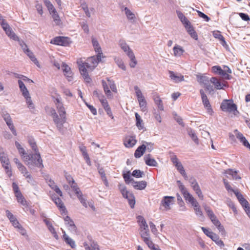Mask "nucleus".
<instances>
[{
    "instance_id": "obj_1",
    "label": "nucleus",
    "mask_w": 250,
    "mask_h": 250,
    "mask_svg": "<svg viewBox=\"0 0 250 250\" xmlns=\"http://www.w3.org/2000/svg\"><path fill=\"white\" fill-rule=\"evenodd\" d=\"M101 61V58L99 59L98 56H96V57L92 56L88 58L86 62H83L81 59L77 61L80 73L87 83H89L91 81L87 69L93 70Z\"/></svg>"
},
{
    "instance_id": "obj_2",
    "label": "nucleus",
    "mask_w": 250,
    "mask_h": 250,
    "mask_svg": "<svg viewBox=\"0 0 250 250\" xmlns=\"http://www.w3.org/2000/svg\"><path fill=\"white\" fill-rule=\"evenodd\" d=\"M57 111L59 114L60 117L56 112L55 109L50 108L51 115L53 118V121L56 125L59 131L62 132L63 129V124L66 121V113L65 109L63 104H60L56 106Z\"/></svg>"
},
{
    "instance_id": "obj_3",
    "label": "nucleus",
    "mask_w": 250,
    "mask_h": 250,
    "mask_svg": "<svg viewBox=\"0 0 250 250\" xmlns=\"http://www.w3.org/2000/svg\"><path fill=\"white\" fill-rule=\"evenodd\" d=\"M24 161L25 164L31 169L34 167H37L41 169L44 167L40 152L25 155Z\"/></svg>"
},
{
    "instance_id": "obj_4",
    "label": "nucleus",
    "mask_w": 250,
    "mask_h": 250,
    "mask_svg": "<svg viewBox=\"0 0 250 250\" xmlns=\"http://www.w3.org/2000/svg\"><path fill=\"white\" fill-rule=\"evenodd\" d=\"M118 187L123 197L127 200L130 208H133L135 204V199L134 195L127 190L126 187L125 186L119 184Z\"/></svg>"
},
{
    "instance_id": "obj_5",
    "label": "nucleus",
    "mask_w": 250,
    "mask_h": 250,
    "mask_svg": "<svg viewBox=\"0 0 250 250\" xmlns=\"http://www.w3.org/2000/svg\"><path fill=\"white\" fill-rule=\"evenodd\" d=\"M222 111L228 112H237V105L231 100H224L220 106Z\"/></svg>"
},
{
    "instance_id": "obj_6",
    "label": "nucleus",
    "mask_w": 250,
    "mask_h": 250,
    "mask_svg": "<svg viewBox=\"0 0 250 250\" xmlns=\"http://www.w3.org/2000/svg\"><path fill=\"white\" fill-rule=\"evenodd\" d=\"M134 90H135L136 95L141 110L144 112L146 111V110L147 103L144 96L138 86L136 85L134 86Z\"/></svg>"
},
{
    "instance_id": "obj_7",
    "label": "nucleus",
    "mask_w": 250,
    "mask_h": 250,
    "mask_svg": "<svg viewBox=\"0 0 250 250\" xmlns=\"http://www.w3.org/2000/svg\"><path fill=\"white\" fill-rule=\"evenodd\" d=\"M174 198L173 196H164L161 202L160 209L165 210H169L171 208L170 205L174 203Z\"/></svg>"
},
{
    "instance_id": "obj_8",
    "label": "nucleus",
    "mask_w": 250,
    "mask_h": 250,
    "mask_svg": "<svg viewBox=\"0 0 250 250\" xmlns=\"http://www.w3.org/2000/svg\"><path fill=\"white\" fill-rule=\"evenodd\" d=\"M70 39L67 37L59 36L53 38L50 42L52 44L67 46L70 43Z\"/></svg>"
},
{
    "instance_id": "obj_9",
    "label": "nucleus",
    "mask_w": 250,
    "mask_h": 250,
    "mask_svg": "<svg viewBox=\"0 0 250 250\" xmlns=\"http://www.w3.org/2000/svg\"><path fill=\"white\" fill-rule=\"evenodd\" d=\"M200 93L201 94L202 101L204 107L207 109L208 112L209 114L211 115L213 112L207 96L205 94L203 89L200 90Z\"/></svg>"
},
{
    "instance_id": "obj_10",
    "label": "nucleus",
    "mask_w": 250,
    "mask_h": 250,
    "mask_svg": "<svg viewBox=\"0 0 250 250\" xmlns=\"http://www.w3.org/2000/svg\"><path fill=\"white\" fill-rule=\"evenodd\" d=\"M2 28L5 31L6 35L11 39L16 41L19 40V37L13 32L8 23H2Z\"/></svg>"
},
{
    "instance_id": "obj_11",
    "label": "nucleus",
    "mask_w": 250,
    "mask_h": 250,
    "mask_svg": "<svg viewBox=\"0 0 250 250\" xmlns=\"http://www.w3.org/2000/svg\"><path fill=\"white\" fill-rule=\"evenodd\" d=\"M65 224L67 227L68 229L73 233L77 231V227L75 226L73 221L68 216H66L64 218Z\"/></svg>"
},
{
    "instance_id": "obj_12",
    "label": "nucleus",
    "mask_w": 250,
    "mask_h": 250,
    "mask_svg": "<svg viewBox=\"0 0 250 250\" xmlns=\"http://www.w3.org/2000/svg\"><path fill=\"white\" fill-rule=\"evenodd\" d=\"M183 196L186 201L191 204L194 208L200 206L197 200L189 192L185 194V195H183Z\"/></svg>"
},
{
    "instance_id": "obj_13",
    "label": "nucleus",
    "mask_w": 250,
    "mask_h": 250,
    "mask_svg": "<svg viewBox=\"0 0 250 250\" xmlns=\"http://www.w3.org/2000/svg\"><path fill=\"white\" fill-rule=\"evenodd\" d=\"M234 132L236 138L240 141V142L245 147L250 150V144L244 135L241 133L238 132L237 130H235Z\"/></svg>"
},
{
    "instance_id": "obj_14",
    "label": "nucleus",
    "mask_w": 250,
    "mask_h": 250,
    "mask_svg": "<svg viewBox=\"0 0 250 250\" xmlns=\"http://www.w3.org/2000/svg\"><path fill=\"white\" fill-rule=\"evenodd\" d=\"M6 215L15 228L20 229L21 225L14 215L8 210H6Z\"/></svg>"
},
{
    "instance_id": "obj_15",
    "label": "nucleus",
    "mask_w": 250,
    "mask_h": 250,
    "mask_svg": "<svg viewBox=\"0 0 250 250\" xmlns=\"http://www.w3.org/2000/svg\"><path fill=\"white\" fill-rule=\"evenodd\" d=\"M52 200L58 208L62 209V211L64 212L66 211V208L63 205V203L61 198L58 197L56 195H52L51 196Z\"/></svg>"
},
{
    "instance_id": "obj_16",
    "label": "nucleus",
    "mask_w": 250,
    "mask_h": 250,
    "mask_svg": "<svg viewBox=\"0 0 250 250\" xmlns=\"http://www.w3.org/2000/svg\"><path fill=\"white\" fill-rule=\"evenodd\" d=\"M136 143L134 136H127L124 140V145L126 147H132Z\"/></svg>"
},
{
    "instance_id": "obj_17",
    "label": "nucleus",
    "mask_w": 250,
    "mask_h": 250,
    "mask_svg": "<svg viewBox=\"0 0 250 250\" xmlns=\"http://www.w3.org/2000/svg\"><path fill=\"white\" fill-rule=\"evenodd\" d=\"M92 43L95 52L97 53V56H98V58L99 59H101V55L103 53L98 41L95 38H92Z\"/></svg>"
},
{
    "instance_id": "obj_18",
    "label": "nucleus",
    "mask_w": 250,
    "mask_h": 250,
    "mask_svg": "<svg viewBox=\"0 0 250 250\" xmlns=\"http://www.w3.org/2000/svg\"><path fill=\"white\" fill-rule=\"evenodd\" d=\"M133 188L138 190L144 189L147 185V183L145 181H141L140 182H137L133 181L132 183Z\"/></svg>"
},
{
    "instance_id": "obj_19",
    "label": "nucleus",
    "mask_w": 250,
    "mask_h": 250,
    "mask_svg": "<svg viewBox=\"0 0 250 250\" xmlns=\"http://www.w3.org/2000/svg\"><path fill=\"white\" fill-rule=\"evenodd\" d=\"M210 82L214 85V88L216 89H223L224 86H226L225 84L221 83L216 77H212L210 79Z\"/></svg>"
},
{
    "instance_id": "obj_20",
    "label": "nucleus",
    "mask_w": 250,
    "mask_h": 250,
    "mask_svg": "<svg viewBox=\"0 0 250 250\" xmlns=\"http://www.w3.org/2000/svg\"><path fill=\"white\" fill-rule=\"evenodd\" d=\"M144 160L146 165L151 167H156L158 165L156 161L153 158H151V155L150 154L146 155L144 157Z\"/></svg>"
},
{
    "instance_id": "obj_21",
    "label": "nucleus",
    "mask_w": 250,
    "mask_h": 250,
    "mask_svg": "<svg viewBox=\"0 0 250 250\" xmlns=\"http://www.w3.org/2000/svg\"><path fill=\"white\" fill-rule=\"evenodd\" d=\"M62 230V232L63 233V238L65 242V243L72 248H75L76 247L75 242V241L70 238L65 233V231L62 229H61Z\"/></svg>"
},
{
    "instance_id": "obj_22",
    "label": "nucleus",
    "mask_w": 250,
    "mask_h": 250,
    "mask_svg": "<svg viewBox=\"0 0 250 250\" xmlns=\"http://www.w3.org/2000/svg\"><path fill=\"white\" fill-rule=\"evenodd\" d=\"M146 149V146L144 144L139 146L135 151V157L136 158H140L144 154Z\"/></svg>"
},
{
    "instance_id": "obj_23",
    "label": "nucleus",
    "mask_w": 250,
    "mask_h": 250,
    "mask_svg": "<svg viewBox=\"0 0 250 250\" xmlns=\"http://www.w3.org/2000/svg\"><path fill=\"white\" fill-rule=\"evenodd\" d=\"M126 53L128 57L130 58L131 62L129 63V65L131 68H134L135 67L137 64V61L135 59V55L132 51V50L130 49Z\"/></svg>"
},
{
    "instance_id": "obj_24",
    "label": "nucleus",
    "mask_w": 250,
    "mask_h": 250,
    "mask_svg": "<svg viewBox=\"0 0 250 250\" xmlns=\"http://www.w3.org/2000/svg\"><path fill=\"white\" fill-rule=\"evenodd\" d=\"M169 77L171 80H173L176 83H179L184 80V78L181 74L177 75L174 72L169 71Z\"/></svg>"
},
{
    "instance_id": "obj_25",
    "label": "nucleus",
    "mask_w": 250,
    "mask_h": 250,
    "mask_svg": "<svg viewBox=\"0 0 250 250\" xmlns=\"http://www.w3.org/2000/svg\"><path fill=\"white\" fill-rule=\"evenodd\" d=\"M48 186L53 189L56 193H57L60 196H62V191L60 190L59 188L55 184L54 181L51 179H50L48 182Z\"/></svg>"
},
{
    "instance_id": "obj_26",
    "label": "nucleus",
    "mask_w": 250,
    "mask_h": 250,
    "mask_svg": "<svg viewBox=\"0 0 250 250\" xmlns=\"http://www.w3.org/2000/svg\"><path fill=\"white\" fill-rule=\"evenodd\" d=\"M176 13L178 18L180 21L184 24V26H189V24L190 23L188 19L185 16V15L180 11H176Z\"/></svg>"
},
{
    "instance_id": "obj_27",
    "label": "nucleus",
    "mask_w": 250,
    "mask_h": 250,
    "mask_svg": "<svg viewBox=\"0 0 250 250\" xmlns=\"http://www.w3.org/2000/svg\"><path fill=\"white\" fill-rule=\"evenodd\" d=\"M174 55L175 57H180L184 53V50L183 48L179 45H175L173 48Z\"/></svg>"
},
{
    "instance_id": "obj_28",
    "label": "nucleus",
    "mask_w": 250,
    "mask_h": 250,
    "mask_svg": "<svg viewBox=\"0 0 250 250\" xmlns=\"http://www.w3.org/2000/svg\"><path fill=\"white\" fill-rule=\"evenodd\" d=\"M138 222L139 223V225L141 229H146L148 230V227L147 224H146V222L145 219L143 218V217L141 216H139L138 217Z\"/></svg>"
},
{
    "instance_id": "obj_29",
    "label": "nucleus",
    "mask_w": 250,
    "mask_h": 250,
    "mask_svg": "<svg viewBox=\"0 0 250 250\" xmlns=\"http://www.w3.org/2000/svg\"><path fill=\"white\" fill-rule=\"evenodd\" d=\"M18 84L22 95L23 96H27V95H29V91L23 82L21 80H18Z\"/></svg>"
},
{
    "instance_id": "obj_30",
    "label": "nucleus",
    "mask_w": 250,
    "mask_h": 250,
    "mask_svg": "<svg viewBox=\"0 0 250 250\" xmlns=\"http://www.w3.org/2000/svg\"><path fill=\"white\" fill-rule=\"evenodd\" d=\"M124 11L127 19L131 22L134 21L135 19V14L126 7L124 8Z\"/></svg>"
},
{
    "instance_id": "obj_31",
    "label": "nucleus",
    "mask_w": 250,
    "mask_h": 250,
    "mask_svg": "<svg viewBox=\"0 0 250 250\" xmlns=\"http://www.w3.org/2000/svg\"><path fill=\"white\" fill-rule=\"evenodd\" d=\"M187 131L188 135L191 138L194 143L197 145L199 144V140L194 130L191 128H189Z\"/></svg>"
},
{
    "instance_id": "obj_32",
    "label": "nucleus",
    "mask_w": 250,
    "mask_h": 250,
    "mask_svg": "<svg viewBox=\"0 0 250 250\" xmlns=\"http://www.w3.org/2000/svg\"><path fill=\"white\" fill-rule=\"evenodd\" d=\"M192 188L199 198L201 200H203L204 196L202 194V192L200 189L199 184L198 183H196L195 185H193Z\"/></svg>"
},
{
    "instance_id": "obj_33",
    "label": "nucleus",
    "mask_w": 250,
    "mask_h": 250,
    "mask_svg": "<svg viewBox=\"0 0 250 250\" xmlns=\"http://www.w3.org/2000/svg\"><path fill=\"white\" fill-rule=\"evenodd\" d=\"M0 161L2 164V166H4V164H7V163L9 162V159L5 154L2 148H0Z\"/></svg>"
},
{
    "instance_id": "obj_34",
    "label": "nucleus",
    "mask_w": 250,
    "mask_h": 250,
    "mask_svg": "<svg viewBox=\"0 0 250 250\" xmlns=\"http://www.w3.org/2000/svg\"><path fill=\"white\" fill-rule=\"evenodd\" d=\"M225 174L231 176L232 178L235 180L240 179L241 177L237 175V171H233L231 169H228L225 170Z\"/></svg>"
},
{
    "instance_id": "obj_35",
    "label": "nucleus",
    "mask_w": 250,
    "mask_h": 250,
    "mask_svg": "<svg viewBox=\"0 0 250 250\" xmlns=\"http://www.w3.org/2000/svg\"><path fill=\"white\" fill-rule=\"evenodd\" d=\"M50 14L51 15L53 21L55 23L56 25H60L62 23L61 20L57 11Z\"/></svg>"
},
{
    "instance_id": "obj_36",
    "label": "nucleus",
    "mask_w": 250,
    "mask_h": 250,
    "mask_svg": "<svg viewBox=\"0 0 250 250\" xmlns=\"http://www.w3.org/2000/svg\"><path fill=\"white\" fill-rule=\"evenodd\" d=\"M211 239L221 248H222L224 246L223 242L221 239H220L219 237L215 233L213 236H211Z\"/></svg>"
},
{
    "instance_id": "obj_37",
    "label": "nucleus",
    "mask_w": 250,
    "mask_h": 250,
    "mask_svg": "<svg viewBox=\"0 0 250 250\" xmlns=\"http://www.w3.org/2000/svg\"><path fill=\"white\" fill-rule=\"evenodd\" d=\"M136 123V125L139 129H142L144 128L143 120L141 119L140 116L137 113L135 114Z\"/></svg>"
},
{
    "instance_id": "obj_38",
    "label": "nucleus",
    "mask_w": 250,
    "mask_h": 250,
    "mask_svg": "<svg viewBox=\"0 0 250 250\" xmlns=\"http://www.w3.org/2000/svg\"><path fill=\"white\" fill-rule=\"evenodd\" d=\"M154 101L155 104L157 105L158 108L160 110H164L163 103L160 97L158 96L154 97Z\"/></svg>"
},
{
    "instance_id": "obj_39",
    "label": "nucleus",
    "mask_w": 250,
    "mask_h": 250,
    "mask_svg": "<svg viewBox=\"0 0 250 250\" xmlns=\"http://www.w3.org/2000/svg\"><path fill=\"white\" fill-rule=\"evenodd\" d=\"M30 59V60L37 66H39V63L37 59H36V57L34 55L33 53L29 49L25 53Z\"/></svg>"
},
{
    "instance_id": "obj_40",
    "label": "nucleus",
    "mask_w": 250,
    "mask_h": 250,
    "mask_svg": "<svg viewBox=\"0 0 250 250\" xmlns=\"http://www.w3.org/2000/svg\"><path fill=\"white\" fill-rule=\"evenodd\" d=\"M175 167L178 171L180 173V174L184 177V179L185 180H188V176L181 163L176 166Z\"/></svg>"
},
{
    "instance_id": "obj_41",
    "label": "nucleus",
    "mask_w": 250,
    "mask_h": 250,
    "mask_svg": "<svg viewBox=\"0 0 250 250\" xmlns=\"http://www.w3.org/2000/svg\"><path fill=\"white\" fill-rule=\"evenodd\" d=\"M62 68L63 72L64 73V75L68 77H70L71 75L70 68L64 63H62Z\"/></svg>"
},
{
    "instance_id": "obj_42",
    "label": "nucleus",
    "mask_w": 250,
    "mask_h": 250,
    "mask_svg": "<svg viewBox=\"0 0 250 250\" xmlns=\"http://www.w3.org/2000/svg\"><path fill=\"white\" fill-rule=\"evenodd\" d=\"M28 143L35 153L39 152L36 143L34 139L30 138L28 139Z\"/></svg>"
},
{
    "instance_id": "obj_43",
    "label": "nucleus",
    "mask_w": 250,
    "mask_h": 250,
    "mask_svg": "<svg viewBox=\"0 0 250 250\" xmlns=\"http://www.w3.org/2000/svg\"><path fill=\"white\" fill-rule=\"evenodd\" d=\"M114 61L119 67L123 70L125 71L126 70V67L121 58L119 57H115Z\"/></svg>"
},
{
    "instance_id": "obj_44",
    "label": "nucleus",
    "mask_w": 250,
    "mask_h": 250,
    "mask_svg": "<svg viewBox=\"0 0 250 250\" xmlns=\"http://www.w3.org/2000/svg\"><path fill=\"white\" fill-rule=\"evenodd\" d=\"M213 35L214 38L218 39L221 42V44L223 46H225V45L226 44L225 38L219 32L217 31L216 32H214Z\"/></svg>"
},
{
    "instance_id": "obj_45",
    "label": "nucleus",
    "mask_w": 250,
    "mask_h": 250,
    "mask_svg": "<svg viewBox=\"0 0 250 250\" xmlns=\"http://www.w3.org/2000/svg\"><path fill=\"white\" fill-rule=\"evenodd\" d=\"M16 197L18 203H20L23 206H27V202L25 200L24 197L22 196L21 193L20 194L19 193V194H18V195H16Z\"/></svg>"
},
{
    "instance_id": "obj_46",
    "label": "nucleus",
    "mask_w": 250,
    "mask_h": 250,
    "mask_svg": "<svg viewBox=\"0 0 250 250\" xmlns=\"http://www.w3.org/2000/svg\"><path fill=\"white\" fill-rule=\"evenodd\" d=\"M198 82L204 84H207L208 83L210 82V80H209L208 77L205 76H200L197 77Z\"/></svg>"
},
{
    "instance_id": "obj_47",
    "label": "nucleus",
    "mask_w": 250,
    "mask_h": 250,
    "mask_svg": "<svg viewBox=\"0 0 250 250\" xmlns=\"http://www.w3.org/2000/svg\"><path fill=\"white\" fill-rule=\"evenodd\" d=\"M2 117L6 123V125L12 122V119L9 113L6 112H2Z\"/></svg>"
},
{
    "instance_id": "obj_48",
    "label": "nucleus",
    "mask_w": 250,
    "mask_h": 250,
    "mask_svg": "<svg viewBox=\"0 0 250 250\" xmlns=\"http://www.w3.org/2000/svg\"><path fill=\"white\" fill-rule=\"evenodd\" d=\"M102 85L104 90V91L105 94L107 96H110L111 95V92L108 88L107 83L104 81L102 80Z\"/></svg>"
},
{
    "instance_id": "obj_49",
    "label": "nucleus",
    "mask_w": 250,
    "mask_h": 250,
    "mask_svg": "<svg viewBox=\"0 0 250 250\" xmlns=\"http://www.w3.org/2000/svg\"><path fill=\"white\" fill-rule=\"evenodd\" d=\"M144 242L147 245L148 247L151 250H153L156 247L154 244L151 240L150 237L148 238H146Z\"/></svg>"
},
{
    "instance_id": "obj_50",
    "label": "nucleus",
    "mask_w": 250,
    "mask_h": 250,
    "mask_svg": "<svg viewBox=\"0 0 250 250\" xmlns=\"http://www.w3.org/2000/svg\"><path fill=\"white\" fill-rule=\"evenodd\" d=\"M177 183L178 184L179 188L181 192H182L183 195H185V194H186L188 192L180 181H177Z\"/></svg>"
},
{
    "instance_id": "obj_51",
    "label": "nucleus",
    "mask_w": 250,
    "mask_h": 250,
    "mask_svg": "<svg viewBox=\"0 0 250 250\" xmlns=\"http://www.w3.org/2000/svg\"><path fill=\"white\" fill-rule=\"evenodd\" d=\"M140 234L143 241L145 240L146 238H148V237H150L149 233V229H141Z\"/></svg>"
},
{
    "instance_id": "obj_52",
    "label": "nucleus",
    "mask_w": 250,
    "mask_h": 250,
    "mask_svg": "<svg viewBox=\"0 0 250 250\" xmlns=\"http://www.w3.org/2000/svg\"><path fill=\"white\" fill-rule=\"evenodd\" d=\"M123 177L125 179V181L126 184H129L130 182H132L134 181L133 179L131 178L130 177V171H128L126 173H124L123 174Z\"/></svg>"
},
{
    "instance_id": "obj_53",
    "label": "nucleus",
    "mask_w": 250,
    "mask_h": 250,
    "mask_svg": "<svg viewBox=\"0 0 250 250\" xmlns=\"http://www.w3.org/2000/svg\"><path fill=\"white\" fill-rule=\"evenodd\" d=\"M26 99V102L27 104H28V107L30 109H33L34 108V104L32 103L31 100V97L30 95H27V96H23Z\"/></svg>"
},
{
    "instance_id": "obj_54",
    "label": "nucleus",
    "mask_w": 250,
    "mask_h": 250,
    "mask_svg": "<svg viewBox=\"0 0 250 250\" xmlns=\"http://www.w3.org/2000/svg\"><path fill=\"white\" fill-rule=\"evenodd\" d=\"M144 175V173L143 171H141L140 170L135 169L133 171L132 173V175L136 178H141Z\"/></svg>"
},
{
    "instance_id": "obj_55",
    "label": "nucleus",
    "mask_w": 250,
    "mask_h": 250,
    "mask_svg": "<svg viewBox=\"0 0 250 250\" xmlns=\"http://www.w3.org/2000/svg\"><path fill=\"white\" fill-rule=\"evenodd\" d=\"M212 69L213 72L215 74H219L220 75L223 74L224 71L220 66H214L212 67Z\"/></svg>"
},
{
    "instance_id": "obj_56",
    "label": "nucleus",
    "mask_w": 250,
    "mask_h": 250,
    "mask_svg": "<svg viewBox=\"0 0 250 250\" xmlns=\"http://www.w3.org/2000/svg\"><path fill=\"white\" fill-rule=\"evenodd\" d=\"M107 80L108 82V84L110 86V88L112 90L113 92H117V89L116 88V86L113 81L110 80L109 78H107Z\"/></svg>"
},
{
    "instance_id": "obj_57",
    "label": "nucleus",
    "mask_w": 250,
    "mask_h": 250,
    "mask_svg": "<svg viewBox=\"0 0 250 250\" xmlns=\"http://www.w3.org/2000/svg\"><path fill=\"white\" fill-rule=\"evenodd\" d=\"M120 45L121 48L124 50V52H126L129 50L130 49L129 46L127 44V43L124 42L122 41L120 42Z\"/></svg>"
},
{
    "instance_id": "obj_58",
    "label": "nucleus",
    "mask_w": 250,
    "mask_h": 250,
    "mask_svg": "<svg viewBox=\"0 0 250 250\" xmlns=\"http://www.w3.org/2000/svg\"><path fill=\"white\" fill-rule=\"evenodd\" d=\"M80 24L81 25V27L82 29H83L84 33L86 34L89 33V27L88 25L86 23V21H83L80 23Z\"/></svg>"
},
{
    "instance_id": "obj_59",
    "label": "nucleus",
    "mask_w": 250,
    "mask_h": 250,
    "mask_svg": "<svg viewBox=\"0 0 250 250\" xmlns=\"http://www.w3.org/2000/svg\"><path fill=\"white\" fill-rule=\"evenodd\" d=\"M81 6L83 10L84 11L86 16L88 18L90 17L91 14L88 10L87 5L85 3H83L81 4Z\"/></svg>"
},
{
    "instance_id": "obj_60",
    "label": "nucleus",
    "mask_w": 250,
    "mask_h": 250,
    "mask_svg": "<svg viewBox=\"0 0 250 250\" xmlns=\"http://www.w3.org/2000/svg\"><path fill=\"white\" fill-rule=\"evenodd\" d=\"M18 168L21 172V173L23 174V176L24 177L26 176L27 174H29V172L28 171L27 168L23 165H21Z\"/></svg>"
},
{
    "instance_id": "obj_61",
    "label": "nucleus",
    "mask_w": 250,
    "mask_h": 250,
    "mask_svg": "<svg viewBox=\"0 0 250 250\" xmlns=\"http://www.w3.org/2000/svg\"><path fill=\"white\" fill-rule=\"evenodd\" d=\"M83 194H82L81 195H80V196L78 197V198L80 201L81 203L83 205V207L85 208L88 207V202H86V199H85L83 197Z\"/></svg>"
},
{
    "instance_id": "obj_62",
    "label": "nucleus",
    "mask_w": 250,
    "mask_h": 250,
    "mask_svg": "<svg viewBox=\"0 0 250 250\" xmlns=\"http://www.w3.org/2000/svg\"><path fill=\"white\" fill-rule=\"evenodd\" d=\"M201 229L204 233L210 238H211V236H213L215 234L213 232L210 231L208 229L204 227H201Z\"/></svg>"
},
{
    "instance_id": "obj_63",
    "label": "nucleus",
    "mask_w": 250,
    "mask_h": 250,
    "mask_svg": "<svg viewBox=\"0 0 250 250\" xmlns=\"http://www.w3.org/2000/svg\"><path fill=\"white\" fill-rule=\"evenodd\" d=\"M64 176H65L66 181H67V182L69 184H71L72 182L74 183V182L75 181V180H74V179L72 177V176L70 174H69L68 173L65 172Z\"/></svg>"
},
{
    "instance_id": "obj_64",
    "label": "nucleus",
    "mask_w": 250,
    "mask_h": 250,
    "mask_svg": "<svg viewBox=\"0 0 250 250\" xmlns=\"http://www.w3.org/2000/svg\"><path fill=\"white\" fill-rule=\"evenodd\" d=\"M12 188H13V191L15 193V196L18 195V194H19H19L21 193V192L19 190V187L16 183H15V182L13 183Z\"/></svg>"
}]
</instances>
